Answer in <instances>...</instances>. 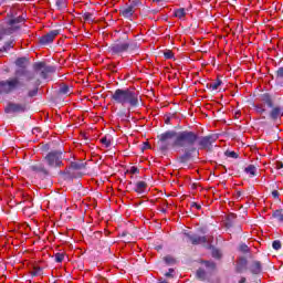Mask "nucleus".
<instances>
[{
	"label": "nucleus",
	"instance_id": "40",
	"mask_svg": "<svg viewBox=\"0 0 283 283\" xmlns=\"http://www.w3.org/2000/svg\"><path fill=\"white\" fill-rule=\"evenodd\" d=\"M101 143H102V145H105V147H111V146H112V140H109V139L107 138V136L103 137V138L101 139Z\"/></svg>",
	"mask_w": 283,
	"mask_h": 283
},
{
	"label": "nucleus",
	"instance_id": "33",
	"mask_svg": "<svg viewBox=\"0 0 283 283\" xmlns=\"http://www.w3.org/2000/svg\"><path fill=\"white\" fill-rule=\"evenodd\" d=\"M59 94H70V86L67 84H63L59 88Z\"/></svg>",
	"mask_w": 283,
	"mask_h": 283
},
{
	"label": "nucleus",
	"instance_id": "22",
	"mask_svg": "<svg viewBox=\"0 0 283 283\" xmlns=\"http://www.w3.org/2000/svg\"><path fill=\"white\" fill-rule=\"evenodd\" d=\"M235 218H238V216L235 213H230L228 216L227 222H226L227 229H231V227H233V221L235 220Z\"/></svg>",
	"mask_w": 283,
	"mask_h": 283
},
{
	"label": "nucleus",
	"instance_id": "32",
	"mask_svg": "<svg viewBox=\"0 0 283 283\" xmlns=\"http://www.w3.org/2000/svg\"><path fill=\"white\" fill-rule=\"evenodd\" d=\"M140 6H143V2H140V0H130V4H128V7L134 10H136Z\"/></svg>",
	"mask_w": 283,
	"mask_h": 283
},
{
	"label": "nucleus",
	"instance_id": "18",
	"mask_svg": "<svg viewBox=\"0 0 283 283\" xmlns=\"http://www.w3.org/2000/svg\"><path fill=\"white\" fill-rule=\"evenodd\" d=\"M54 72H56V69H55L54 66H48V65H45V66L42 69L41 73H40V76H41L42 78H48V75H49V74H54Z\"/></svg>",
	"mask_w": 283,
	"mask_h": 283
},
{
	"label": "nucleus",
	"instance_id": "4",
	"mask_svg": "<svg viewBox=\"0 0 283 283\" xmlns=\"http://www.w3.org/2000/svg\"><path fill=\"white\" fill-rule=\"evenodd\" d=\"M139 48L138 42L129 40V36L124 34L123 38L117 39L108 46V52L112 53L113 56H122L125 52L134 54L135 52H138Z\"/></svg>",
	"mask_w": 283,
	"mask_h": 283
},
{
	"label": "nucleus",
	"instance_id": "46",
	"mask_svg": "<svg viewBox=\"0 0 283 283\" xmlns=\"http://www.w3.org/2000/svg\"><path fill=\"white\" fill-rule=\"evenodd\" d=\"M133 238L134 237L132 235V233H128L127 237H124V242L129 243V242H132Z\"/></svg>",
	"mask_w": 283,
	"mask_h": 283
},
{
	"label": "nucleus",
	"instance_id": "49",
	"mask_svg": "<svg viewBox=\"0 0 283 283\" xmlns=\"http://www.w3.org/2000/svg\"><path fill=\"white\" fill-rule=\"evenodd\" d=\"M272 197L277 200V198H280V192L277 190H273Z\"/></svg>",
	"mask_w": 283,
	"mask_h": 283
},
{
	"label": "nucleus",
	"instance_id": "45",
	"mask_svg": "<svg viewBox=\"0 0 283 283\" xmlns=\"http://www.w3.org/2000/svg\"><path fill=\"white\" fill-rule=\"evenodd\" d=\"M129 171H130V174H140V170L136 166L130 167Z\"/></svg>",
	"mask_w": 283,
	"mask_h": 283
},
{
	"label": "nucleus",
	"instance_id": "20",
	"mask_svg": "<svg viewBox=\"0 0 283 283\" xmlns=\"http://www.w3.org/2000/svg\"><path fill=\"white\" fill-rule=\"evenodd\" d=\"M200 264H205L208 271H216V269H218V265L213 261L201 260Z\"/></svg>",
	"mask_w": 283,
	"mask_h": 283
},
{
	"label": "nucleus",
	"instance_id": "31",
	"mask_svg": "<svg viewBox=\"0 0 283 283\" xmlns=\"http://www.w3.org/2000/svg\"><path fill=\"white\" fill-rule=\"evenodd\" d=\"M211 255L214 258V260H220L222 258V252L216 248H212Z\"/></svg>",
	"mask_w": 283,
	"mask_h": 283
},
{
	"label": "nucleus",
	"instance_id": "30",
	"mask_svg": "<svg viewBox=\"0 0 283 283\" xmlns=\"http://www.w3.org/2000/svg\"><path fill=\"white\" fill-rule=\"evenodd\" d=\"M70 169L72 168L69 167V168H65L64 170H60L59 176H66V178H70V179L74 178L72 176V172H70Z\"/></svg>",
	"mask_w": 283,
	"mask_h": 283
},
{
	"label": "nucleus",
	"instance_id": "1",
	"mask_svg": "<svg viewBox=\"0 0 283 283\" xmlns=\"http://www.w3.org/2000/svg\"><path fill=\"white\" fill-rule=\"evenodd\" d=\"M160 146L159 151L161 154H167L169 151V143L174 138L171 147L176 149H184L182 154L177 156V163L187 167L190 163H193L198 156H200V150L213 151V143L218 140V134H210L207 136H200L193 130H167L157 136Z\"/></svg>",
	"mask_w": 283,
	"mask_h": 283
},
{
	"label": "nucleus",
	"instance_id": "5",
	"mask_svg": "<svg viewBox=\"0 0 283 283\" xmlns=\"http://www.w3.org/2000/svg\"><path fill=\"white\" fill-rule=\"evenodd\" d=\"M21 23H25V17H11L6 25L0 27V41H6L8 36H12L14 32L21 30Z\"/></svg>",
	"mask_w": 283,
	"mask_h": 283
},
{
	"label": "nucleus",
	"instance_id": "10",
	"mask_svg": "<svg viewBox=\"0 0 283 283\" xmlns=\"http://www.w3.org/2000/svg\"><path fill=\"white\" fill-rule=\"evenodd\" d=\"M184 235L193 244L197 247L198 244H207V237H200L198 234H191L190 232L184 233Z\"/></svg>",
	"mask_w": 283,
	"mask_h": 283
},
{
	"label": "nucleus",
	"instance_id": "13",
	"mask_svg": "<svg viewBox=\"0 0 283 283\" xmlns=\"http://www.w3.org/2000/svg\"><path fill=\"white\" fill-rule=\"evenodd\" d=\"M15 39L14 36H10V39L3 44V46L0 49V54H8L10 50L14 48Z\"/></svg>",
	"mask_w": 283,
	"mask_h": 283
},
{
	"label": "nucleus",
	"instance_id": "62",
	"mask_svg": "<svg viewBox=\"0 0 283 283\" xmlns=\"http://www.w3.org/2000/svg\"><path fill=\"white\" fill-rule=\"evenodd\" d=\"M128 185H133L132 181H129Z\"/></svg>",
	"mask_w": 283,
	"mask_h": 283
},
{
	"label": "nucleus",
	"instance_id": "3",
	"mask_svg": "<svg viewBox=\"0 0 283 283\" xmlns=\"http://www.w3.org/2000/svg\"><path fill=\"white\" fill-rule=\"evenodd\" d=\"M111 99L117 105H128V112L132 108L140 107L143 98L138 92L132 88H117L111 95Z\"/></svg>",
	"mask_w": 283,
	"mask_h": 283
},
{
	"label": "nucleus",
	"instance_id": "43",
	"mask_svg": "<svg viewBox=\"0 0 283 283\" xmlns=\"http://www.w3.org/2000/svg\"><path fill=\"white\" fill-rule=\"evenodd\" d=\"M276 78L282 80L283 78V66L279 67L277 71L275 72Z\"/></svg>",
	"mask_w": 283,
	"mask_h": 283
},
{
	"label": "nucleus",
	"instance_id": "54",
	"mask_svg": "<svg viewBox=\"0 0 283 283\" xmlns=\"http://www.w3.org/2000/svg\"><path fill=\"white\" fill-rule=\"evenodd\" d=\"M282 168H283L282 161H277V163H276V169H282Z\"/></svg>",
	"mask_w": 283,
	"mask_h": 283
},
{
	"label": "nucleus",
	"instance_id": "53",
	"mask_svg": "<svg viewBox=\"0 0 283 283\" xmlns=\"http://www.w3.org/2000/svg\"><path fill=\"white\" fill-rule=\"evenodd\" d=\"M165 123L166 125H169V123H171V116H166Z\"/></svg>",
	"mask_w": 283,
	"mask_h": 283
},
{
	"label": "nucleus",
	"instance_id": "23",
	"mask_svg": "<svg viewBox=\"0 0 283 283\" xmlns=\"http://www.w3.org/2000/svg\"><path fill=\"white\" fill-rule=\"evenodd\" d=\"M82 17H83L84 21H87V23H94V21L96 19L94 17V13H90V12L82 13Z\"/></svg>",
	"mask_w": 283,
	"mask_h": 283
},
{
	"label": "nucleus",
	"instance_id": "12",
	"mask_svg": "<svg viewBox=\"0 0 283 283\" xmlns=\"http://www.w3.org/2000/svg\"><path fill=\"white\" fill-rule=\"evenodd\" d=\"M135 12L136 10L132 9V7L129 6L119 9L120 17H123L124 19H128L129 21H132V18L134 17Z\"/></svg>",
	"mask_w": 283,
	"mask_h": 283
},
{
	"label": "nucleus",
	"instance_id": "21",
	"mask_svg": "<svg viewBox=\"0 0 283 283\" xmlns=\"http://www.w3.org/2000/svg\"><path fill=\"white\" fill-rule=\"evenodd\" d=\"M197 280H200V282H205L207 280V271L205 269L199 268L196 272Z\"/></svg>",
	"mask_w": 283,
	"mask_h": 283
},
{
	"label": "nucleus",
	"instance_id": "27",
	"mask_svg": "<svg viewBox=\"0 0 283 283\" xmlns=\"http://www.w3.org/2000/svg\"><path fill=\"white\" fill-rule=\"evenodd\" d=\"M258 171V168H255L254 165H249L244 168L245 174H250L252 177L255 176V172Z\"/></svg>",
	"mask_w": 283,
	"mask_h": 283
},
{
	"label": "nucleus",
	"instance_id": "11",
	"mask_svg": "<svg viewBox=\"0 0 283 283\" xmlns=\"http://www.w3.org/2000/svg\"><path fill=\"white\" fill-rule=\"evenodd\" d=\"M270 108H271V111L269 113V116H270L271 120H273L274 123H275V120H280L283 116V107L273 105Z\"/></svg>",
	"mask_w": 283,
	"mask_h": 283
},
{
	"label": "nucleus",
	"instance_id": "64",
	"mask_svg": "<svg viewBox=\"0 0 283 283\" xmlns=\"http://www.w3.org/2000/svg\"><path fill=\"white\" fill-rule=\"evenodd\" d=\"M239 113H237V116H238Z\"/></svg>",
	"mask_w": 283,
	"mask_h": 283
},
{
	"label": "nucleus",
	"instance_id": "24",
	"mask_svg": "<svg viewBox=\"0 0 283 283\" xmlns=\"http://www.w3.org/2000/svg\"><path fill=\"white\" fill-rule=\"evenodd\" d=\"M272 217L275 218L279 222H283V209L275 210L272 213Z\"/></svg>",
	"mask_w": 283,
	"mask_h": 283
},
{
	"label": "nucleus",
	"instance_id": "6",
	"mask_svg": "<svg viewBox=\"0 0 283 283\" xmlns=\"http://www.w3.org/2000/svg\"><path fill=\"white\" fill-rule=\"evenodd\" d=\"M65 151L63 150H51L44 157V163L50 169H61L63 167V158H65Z\"/></svg>",
	"mask_w": 283,
	"mask_h": 283
},
{
	"label": "nucleus",
	"instance_id": "28",
	"mask_svg": "<svg viewBox=\"0 0 283 283\" xmlns=\"http://www.w3.org/2000/svg\"><path fill=\"white\" fill-rule=\"evenodd\" d=\"M55 6L57 10H65V8H67V3H65V0H55Z\"/></svg>",
	"mask_w": 283,
	"mask_h": 283
},
{
	"label": "nucleus",
	"instance_id": "44",
	"mask_svg": "<svg viewBox=\"0 0 283 283\" xmlns=\"http://www.w3.org/2000/svg\"><path fill=\"white\" fill-rule=\"evenodd\" d=\"M164 56L167 60L172 59L174 57V52H171V50H168V51L164 52Z\"/></svg>",
	"mask_w": 283,
	"mask_h": 283
},
{
	"label": "nucleus",
	"instance_id": "2",
	"mask_svg": "<svg viewBox=\"0 0 283 283\" xmlns=\"http://www.w3.org/2000/svg\"><path fill=\"white\" fill-rule=\"evenodd\" d=\"M28 63H30L28 57H18L15 60L14 76L0 81V96L12 94V92L23 87V83H30L36 78V74L25 66Z\"/></svg>",
	"mask_w": 283,
	"mask_h": 283
},
{
	"label": "nucleus",
	"instance_id": "52",
	"mask_svg": "<svg viewBox=\"0 0 283 283\" xmlns=\"http://www.w3.org/2000/svg\"><path fill=\"white\" fill-rule=\"evenodd\" d=\"M129 235V232L128 231H123L120 234H119V237L120 238H127Z\"/></svg>",
	"mask_w": 283,
	"mask_h": 283
},
{
	"label": "nucleus",
	"instance_id": "34",
	"mask_svg": "<svg viewBox=\"0 0 283 283\" xmlns=\"http://www.w3.org/2000/svg\"><path fill=\"white\" fill-rule=\"evenodd\" d=\"M222 85L221 80H217L214 83H210L209 85V90H211L212 92L218 90V87Z\"/></svg>",
	"mask_w": 283,
	"mask_h": 283
},
{
	"label": "nucleus",
	"instance_id": "58",
	"mask_svg": "<svg viewBox=\"0 0 283 283\" xmlns=\"http://www.w3.org/2000/svg\"><path fill=\"white\" fill-rule=\"evenodd\" d=\"M161 213H167V209L163 208L161 210Z\"/></svg>",
	"mask_w": 283,
	"mask_h": 283
},
{
	"label": "nucleus",
	"instance_id": "8",
	"mask_svg": "<svg viewBox=\"0 0 283 283\" xmlns=\"http://www.w3.org/2000/svg\"><path fill=\"white\" fill-rule=\"evenodd\" d=\"M25 109H28L25 104H17L9 102L4 107V114H21L25 112Z\"/></svg>",
	"mask_w": 283,
	"mask_h": 283
},
{
	"label": "nucleus",
	"instance_id": "14",
	"mask_svg": "<svg viewBox=\"0 0 283 283\" xmlns=\"http://www.w3.org/2000/svg\"><path fill=\"white\" fill-rule=\"evenodd\" d=\"M249 271L252 275H260V273H262V263L260 261H252Z\"/></svg>",
	"mask_w": 283,
	"mask_h": 283
},
{
	"label": "nucleus",
	"instance_id": "36",
	"mask_svg": "<svg viewBox=\"0 0 283 283\" xmlns=\"http://www.w3.org/2000/svg\"><path fill=\"white\" fill-rule=\"evenodd\" d=\"M224 156H227V158H234V159H238L239 158V155H238V153H235V151H231V150H227L226 153H224Z\"/></svg>",
	"mask_w": 283,
	"mask_h": 283
},
{
	"label": "nucleus",
	"instance_id": "7",
	"mask_svg": "<svg viewBox=\"0 0 283 283\" xmlns=\"http://www.w3.org/2000/svg\"><path fill=\"white\" fill-rule=\"evenodd\" d=\"M61 34L60 30H51L45 35L39 38L40 45H50V43H54L56 36Z\"/></svg>",
	"mask_w": 283,
	"mask_h": 283
},
{
	"label": "nucleus",
	"instance_id": "60",
	"mask_svg": "<svg viewBox=\"0 0 283 283\" xmlns=\"http://www.w3.org/2000/svg\"><path fill=\"white\" fill-rule=\"evenodd\" d=\"M209 85H211V84H207V85H206L207 90H209Z\"/></svg>",
	"mask_w": 283,
	"mask_h": 283
},
{
	"label": "nucleus",
	"instance_id": "38",
	"mask_svg": "<svg viewBox=\"0 0 283 283\" xmlns=\"http://www.w3.org/2000/svg\"><path fill=\"white\" fill-rule=\"evenodd\" d=\"M254 109L256 112V114H264V112H266V108H264V106L256 104L254 105Z\"/></svg>",
	"mask_w": 283,
	"mask_h": 283
},
{
	"label": "nucleus",
	"instance_id": "9",
	"mask_svg": "<svg viewBox=\"0 0 283 283\" xmlns=\"http://www.w3.org/2000/svg\"><path fill=\"white\" fill-rule=\"evenodd\" d=\"M30 169L33 171V174H36V176H40L41 178H46V176H50V171L43 164H34L30 166Z\"/></svg>",
	"mask_w": 283,
	"mask_h": 283
},
{
	"label": "nucleus",
	"instance_id": "48",
	"mask_svg": "<svg viewBox=\"0 0 283 283\" xmlns=\"http://www.w3.org/2000/svg\"><path fill=\"white\" fill-rule=\"evenodd\" d=\"M142 149H151V145H149V143L148 142H145L144 144H143V147H142Z\"/></svg>",
	"mask_w": 283,
	"mask_h": 283
},
{
	"label": "nucleus",
	"instance_id": "41",
	"mask_svg": "<svg viewBox=\"0 0 283 283\" xmlns=\"http://www.w3.org/2000/svg\"><path fill=\"white\" fill-rule=\"evenodd\" d=\"M65 260V254L63 253H55V262L61 263Z\"/></svg>",
	"mask_w": 283,
	"mask_h": 283
},
{
	"label": "nucleus",
	"instance_id": "15",
	"mask_svg": "<svg viewBox=\"0 0 283 283\" xmlns=\"http://www.w3.org/2000/svg\"><path fill=\"white\" fill-rule=\"evenodd\" d=\"M249 266V261L247 258H241L235 265V273H244Z\"/></svg>",
	"mask_w": 283,
	"mask_h": 283
},
{
	"label": "nucleus",
	"instance_id": "17",
	"mask_svg": "<svg viewBox=\"0 0 283 283\" xmlns=\"http://www.w3.org/2000/svg\"><path fill=\"white\" fill-rule=\"evenodd\" d=\"M133 191H135V193H138L139 196H143V193L147 191V184L145 181L135 182Z\"/></svg>",
	"mask_w": 283,
	"mask_h": 283
},
{
	"label": "nucleus",
	"instance_id": "50",
	"mask_svg": "<svg viewBox=\"0 0 283 283\" xmlns=\"http://www.w3.org/2000/svg\"><path fill=\"white\" fill-rule=\"evenodd\" d=\"M190 207H195V208H197L198 209V211H200V209H202V206H200V205H198V203H196V202H191L190 203Z\"/></svg>",
	"mask_w": 283,
	"mask_h": 283
},
{
	"label": "nucleus",
	"instance_id": "61",
	"mask_svg": "<svg viewBox=\"0 0 283 283\" xmlns=\"http://www.w3.org/2000/svg\"><path fill=\"white\" fill-rule=\"evenodd\" d=\"M238 196H239V197L242 196V192L239 191V192H238Z\"/></svg>",
	"mask_w": 283,
	"mask_h": 283
},
{
	"label": "nucleus",
	"instance_id": "39",
	"mask_svg": "<svg viewBox=\"0 0 283 283\" xmlns=\"http://www.w3.org/2000/svg\"><path fill=\"white\" fill-rule=\"evenodd\" d=\"M164 261L166 262V264H176V259H174V256L171 255L165 256Z\"/></svg>",
	"mask_w": 283,
	"mask_h": 283
},
{
	"label": "nucleus",
	"instance_id": "55",
	"mask_svg": "<svg viewBox=\"0 0 283 283\" xmlns=\"http://www.w3.org/2000/svg\"><path fill=\"white\" fill-rule=\"evenodd\" d=\"M6 3H10V0H0L1 6H6Z\"/></svg>",
	"mask_w": 283,
	"mask_h": 283
},
{
	"label": "nucleus",
	"instance_id": "19",
	"mask_svg": "<svg viewBox=\"0 0 283 283\" xmlns=\"http://www.w3.org/2000/svg\"><path fill=\"white\" fill-rule=\"evenodd\" d=\"M86 165L87 164L83 161H71L70 169H74L75 171H81L85 169Z\"/></svg>",
	"mask_w": 283,
	"mask_h": 283
},
{
	"label": "nucleus",
	"instance_id": "56",
	"mask_svg": "<svg viewBox=\"0 0 283 283\" xmlns=\"http://www.w3.org/2000/svg\"><path fill=\"white\" fill-rule=\"evenodd\" d=\"M238 283H247V277L242 276Z\"/></svg>",
	"mask_w": 283,
	"mask_h": 283
},
{
	"label": "nucleus",
	"instance_id": "35",
	"mask_svg": "<svg viewBox=\"0 0 283 283\" xmlns=\"http://www.w3.org/2000/svg\"><path fill=\"white\" fill-rule=\"evenodd\" d=\"M41 273H43V268L35 266V268H33L31 275L33 277H38V275H41Z\"/></svg>",
	"mask_w": 283,
	"mask_h": 283
},
{
	"label": "nucleus",
	"instance_id": "47",
	"mask_svg": "<svg viewBox=\"0 0 283 283\" xmlns=\"http://www.w3.org/2000/svg\"><path fill=\"white\" fill-rule=\"evenodd\" d=\"M165 277H174V269H169L168 272L165 273Z\"/></svg>",
	"mask_w": 283,
	"mask_h": 283
},
{
	"label": "nucleus",
	"instance_id": "29",
	"mask_svg": "<svg viewBox=\"0 0 283 283\" xmlns=\"http://www.w3.org/2000/svg\"><path fill=\"white\" fill-rule=\"evenodd\" d=\"M45 67V62H36L33 64L34 72H41Z\"/></svg>",
	"mask_w": 283,
	"mask_h": 283
},
{
	"label": "nucleus",
	"instance_id": "26",
	"mask_svg": "<svg viewBox=\"0 0 283 283\" xmlns=\"http://www.w3.org/2000/svg\"><path fill=\"white\" fill-rule=\"evenodd\" d=\"M39 94V85H35L32 90L28 91L27 96L28 98H34Z\"/></svg>",
	"mask_w": 283,
	"mask_h": 283
},
{
	"label": "nucleus",
	"instance_id": "37",
	"mask_svg": "<svg viewBox=\"0 0 283 283\" xmlns=\"http://www.w3.org/2000/svg\"><path fill=\"white\" fill-rule=\"evenodd\" d=\"M272 248L274 249V251H280V249H282V242L280 240L273 241Z\"/></svg>",
	"mask_w": 283,
	"mask_h": 283
},
{
	"label": "nucleus",
	"instance_id": "51",
	"mask_svg": "<svg viewBox=\"0 0 283 283\" xmlns=\"http://www.w3.org/2000/svg\"><path fill=\"white\" fill-rule=\"evenodd\" d=\"M118 116L120 117V118H129V114L127 115V114H125V112H120V113H118Z\"/></svg>",
	"mask_w": 283,
	"mask_h": 283
},
{
	"label": "nucleus",
	"instance_id": "63",
	"mask_svg": "<svg viewBox=\"0 0 283 283\" xmlns=\"http://www.w3.org/2000/svg\"><path fill=\"white\" fill-rule=\"evenodd\" d=\"M239 113H237V116H238Z\"/></svg>",
	"mask_w": 283,
	"mask_h": 283
},
{
	"label": "nucleus",
	"instance_id": "59",
	"mask_svg": "<svg viewBox=\"0 0 283 283\" xmlns=\"http://www.w3.org/2000/svg\"><path fill=\"white\" fill-rule=\"evenodd\" d=\"M157 3H160V1H165V0H155Z\"/></svg>",
	"mask_w": 283,
	"mask_h": 283
},
{
	"label": "nucleus",
	"instance_id": "16",
	"mask_svg": "<svg viewBox=\"0 0 283 283\" xmlns=\"http://www.w3.org/2000/svg\"><path fill=\"white\" fill-rule=\"evenodd\" d=\"M261 103H264L268 107H273V95L271 93H263L260 95Z\"/></svg>",
	"mask_w": 283,
	"mask_h": 283
},
{
	"label": "nucleus",
	"instance_id": "25",
	"mask_svg": "<svg viewBox=\"0 0 283 283\" xmlns=\"http://www.w3.org/2000/svg\"><path fill=\"white\" fill-rule=\"evenodd\" d=\"M175 17H177V19H184V17H187V11H185V8H180L175 10Z\"/></svg>",
	"mask_w": 283,
	"mask_h": 283
},
{
	"label": "nucleus",
	"instance_id": "42",
	"mask_svg": "<svg viewBox=\"0 0 283 283\" xmlns=\"http://www.w3.org/2000/svg\"><path fill=\"white\" fill-rule=\"evenodd\" d=\"M239 251H241V253H249V245H247L245 243H242L239 247Z\"/></svg>",
	"mask_w": 283,
	"mask_h": 283
},
{
	"label": "nucleus",
	"instance_id": "57",
	"mask_svg": "<svg viewBox=\"0 0 283 283\" xmlns=\"http://www.w3.org/2000/svg\"><path fill=\"white\" fill-rule=\"evenodd\" d=\"M101 232H95V238L99 239L101 238Z\"/></svg>",
	"mask_w": 283,
	"mask_h": 283
}]
</instances>
